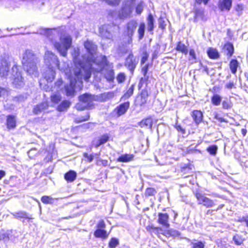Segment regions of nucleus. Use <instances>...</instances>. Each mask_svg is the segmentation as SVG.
<instances>
[{
  "label": "nucleus",
  "mask_w": 248,
  "mask_h": 248,
  "mask_svg": "<svg viewBox=\"0 0 248 248\" xmlns=\"http://www.w3.org/2000/svg\"><path fill=\"white\" fill-rule=\"evenodd\" d=\"M39 61L33 52L30 49L26 50L23 54L22 64L24 70L32 77L39 76L37 64Z\"/></svg>",
  "instance_id": "nucleus-1"
},
{
  "label": "nucleus",
  "mask_w": 248,
  "mask_h": 248,
  "mask_svg": "<svg viewBox=\"0 0 248 248\" xmlns=\"http://www.w3.org/2000/svg\"><path fill=\"white\" fill-rule=\"evenodd\" d=\"M72 44V38L71 36L65 33H61L60 37V42H55L54 47L58 52L63 56H66L67 51Z\"/></svg>",
  "instance_id": "nucleus-2"
},
{
  "label": "nucleus",
  "mask_w": 248,
  "mask_h": 248,
  "mask_svg": "<svg viewBox=\"0 0 248 248\" xmlns=\"http://www.w3.org/2000/svg\"><path fill=\"white\" fill-rule=\"evenodd\" d=\"M80 102L76 105L78 110H83L86 108H91L93 106V102L97 101V96L89 93H85L79 96Z\"/></svg>",
  "instance_id": "nucleus-3"
},
{
  "label": "nucleus",
  "mask_w": 248,
  "mask_h": 248,
  "mask_svg": "<svg viewBox=\"0 0 248 248\" xmlns=\"http://www.w3.org/2000/svg\"><path fill=\"white\" fill-rule=\"evenodd\" d=\"M134 6L133 0H126L124 1L122 8L118 12V17L121 19L130 18L134 10Z\"/></svg>",
  "instance_id": "nucleus-4"
},
{
  "label": "nucleus",
  "mask_w": 248,
  "mask_h": 248,
  "mask_svg": "<svg viewBox=\"0 0 248 248\" xmlns=\"http://www.w3.org/2000/svg\"><path fill=\"white\" fill-rule=\"evenodd\" d=\"M91 69L95 70L97 72L101 71L108 64L107 57L105 56H100L97 58H94V61L91 62H88Z\"/></svg>",
  "instance_id": "nucleus-5"
},
{
  "label": "nucleus",
  "mask_w": 248,
  "mask_h": 248,
  "mask_svg": "<svg viewBox=\"0 0 248 248\" xmlns=\"http://www.w3.org/2000/svg\"><path fill=\"white\" fill-rule=\"evenodd\" d=\"M44 60L47 67L58 68L60 69L58 58L52 52L46 51L45 53Z\"/></svg>",
  "instance_id": "nucleus-6"
},
{
  "label": "nucleus",
  "mask_w": 248,
  "mask_h": 248,
  "mask_svg": "<svg viewBox=\"0 0 248 248\" xmlns=\"http://www.w3.org/2000/svg\"><path fill=\"white\" fill-rule=\"evenodd\" d=\"M72 55L73 58V61L76 66L74 69L75 75L78 78H81V66L84 65V62H81L78 59L79 52L78 48H74L72 52Z\"/></svg>",
  "instance_id": "nucleus-7"
},
{
  "label": "nucleus",
  "mask_w": 248,
  "mask_h": 248,
  "mask_svg": "<svg viewBox=\"0 0 248 248\" xmlns=\"http://www.w3.org/2000/svg\"><path fill=\"white\" fill-rule=\"evenodd\" d=\"M128 51H130V53L125 59V66L133 74L139 62V60L134 56L130 48H127L126 50L124 51V52L127 53Z\"/></svg>",
  "instance_id": "nucleus-8"
},
{
  "label": "nucleus",
  "mask_w": 248,
  "mask_h": 248,
  "mask_svg": "<svg viewBox=\"0 0 248 248\" xmlns=\"http://www.w3.org/2000/svg\"><path fill=\"white\" fill-rule=\"evenodd\" d=\"M68 79L69 80V85L65 86V90L67 96H73L75 94V86L77 82L76 79L75 78L72 74L68 75V69L64 71Z\"/></svg>",
  "instance_id": "nucleus-9"
},
{
  "label": "nucleus",
  "mask_w": 248,
  "mask_h": 248,
  "mask_svg": "<svg viewBox=\"0 0 248 248\" xmlns=\"http://www.w3.org/2000/svg\"><path fill=\"white\" fill-rule=\"evenodd\" d=\"M194 195L197 200L198 204H202L207 208L212 207L214 206L215 203L214 201L205 197L204 194L196 192L194 193Z\"/></svg>",
  "instance_id": "nucleus-10"
},
{
  "label": "nucleus",
  "mask_w": 248,
  "mask_h": 248,
  "mask_svg": "<svg viewBox=\"0 0 248 248\" xmlns=\"http://www.w3.org/2000/svg\"><path fill=\"white\" fill-rule=\"evenodd\" d=\"M84 47L90 54L85 60L88 62H91L94 61V54L97 50V46L93 42L87 40L84 43Z\"/></svg>",
  "instance_id": "nucleus-11"
},
{
  "label": "nucleus",
  "mask_w": 248,
  "mask_h": 248,
  "mask_svg": "<svg viewBox=\"0 0 248 248\" xmlns=\"http://www.w3.org/2000/svg\"><path fill=\"white\" fill-rule=\"evenodd\" d=\"M138 23L136 20H131L126 24V30L125 32L128 36V44H131L132 42V37L138 27Z\"/></svg>",
  "instance_id": "nucleus-12"
},
{
  "label": "nucleus",
  "mask_w": 248,
  "mask_h": 248,
  "mask_svg": "<svg viewBox=\"0 0 248 248\" xmlns=\"http://www.w3.org/2000/svg\"><path fill=\"white\" fill-rule=\"evenodd\" d=\"M113 26L111 24H107L102 26L99 28V33L104 38L110 39L112 37L111 31Z\"/></svg>",
  "instance_id": "nucleus-13"
},
{
  "label": "nucleus",
  "mask_w": 248,
  "mask_h": 248,
  "mask_svg": "<svg viewBox=\"0 0 248 248\" xmlns=\"http://www.w3.org/2000/svg\"><path fill=\"white\" fill-rule=\"evenodd\" d=\"M12 71L13 72H16L15 74H13V84L15 85L16 87L19 88L23 84V78L20 73L17 71L16 66H14L12 67Z\"/></svg>",
  "instance_id": "nucleus-14"
},
{
  "label": "nucleus",
  "mask_w": 248,
  "mask_h": 248,
  "mask_svg": "<svg viewBox=\"0 0 248 248\" xmlns=\"http://www.w3.org/2000/svg\"><path fill=\"white\" fill-rule=\"evenodd\" d=\"M169 215L167 213H159L158 214L157 222L166 228L170 226L169 223Z\"/></svg>",
  "instance_id": "nucleus-15"
},
{
  "label": "nucleus",
  "mask_w": 248,
  "mask_h": 248,
  "mask_svg": "<svg viewBox=\"0 0 248 248\" xmlns=\"http://www.w3.org/2000/svg\"><path fill=\"white\" fill-rule=\"evenodd\" d=\"M56 68L47 67V69L44 71L43 76L47 82H51L54 79L55 77V69Z\"/></svg>",
  "instance_id": "nucleus-16"
},
{
  "label": "nucleus",
  "mask_w": 248,
  "mask_h": 248,
  "mask_svg": "<svg viewBox=\"0 0 248 248\" xmlns=\"http://www.w3.org/2000/svg\"><path fill=\"white\" fill-rule=\"evenodd\" d=\"M9 70V65L7 61L5 58H0V76L6 77L8 75Z\"/></svg>",
  "instance_id": "nucleus-17"
},
{
  "label": "nucleus",
  "mask_w": 248,
  "mask_h": 248,
  "mask_svg": "<svg viewBox=\"0 0 248 248\" xmlns=\"http://www.w3.org/2000/svg\"><path fill=\"white\" fill-rule=\"evenodd\" d=\"M97 96V101L106 102L113 98L114 93L113 92H106Z\"/></svg>",
  "instance_id": "nucleus-18"
},
{
  "label": "nucleus",
  "mask_w": 248,
  "mask_h": 248,
  "mask_svg": "<svg viewBox=\"0 0 248 248\" xmlns=\"http://www.w3.org/2000/svg\"><path fill=\"white\" fill-rule=\"evenodd\" d=\"M81 78H78L75 74L74 70H73L74 75H73V76L74 78L76 79L77 81H78L81 80L82 79V78H84L85 80H88L90 78L91 75L90 71L89 70H85V69L84 68V65H82V66H81Z\"/></svg>",
  "instance_id": "nucleus-19"
},
{
  "label": "nucleus",
  "mask_w": 248,
  "mask_h": 248,
  "mask_svg": "<svg viewBox=\"0 0 248 248\" xmlns=\"http://www.w3.org/2000/svg\"><path fill=\"white\" fill-rule=\"evenodd\" d=\"M191 116L197 125L199 124L202 121L203 114L200 110H195L193 111Z\"/></svg>",
  "instance_id": "nucleus-20"
},
{
  "label": "nucleus",
  "mask_w": 248,
  "mask_h": 248,
  "mask_svg": "<svg viewBox=\"0 0 248 248\" xmlns=\"http://www.w3.org/2000/svg\"><path fill=\"white\" fill-rule=\"evenodd\" d=\"M130 103L128 101L124 102L117 107V114L119 116L124 114L129 108Z\"/></svg>",
  "instance_id": "nucleus-21"
},
{
  "label": "nucleus",
  "mask_w": 248,
  "mask_h": 248,
  "mask_svg": "<svg viewBox=\"0 0 248 248\" xmlns=\"http://www.w3.org/2000/svg\"><path fill=\"white\" fill-rule=\"evenodd\" d=\"M232 0H222L219 2L218 7L222 11L224 10L229 11L232 7Z\"/></svg>",
  "instance_id": "nucleus-22"
},
{
  "label": "nucleus",
  "mask_w": 248,
  "mask_h": 248,
  "mask_svg": "<svg viewBox=\"0 0 248 248\" xmlns=\"http://www.w3.org/2000/svg\"><path fill=\"white\" fill-rule=\"evenodd\" d=\"M48 106L47 102H44L35 106L33 109V112L35 114H38L43 110L46 109L48 108Z\"/></svg>",
  "instance_id": "nucleus-23"
},
{
  "label": "nucleus",
  "mask_w": 248,
  "mask_h": 248,
  "mask_svg": "<svg viewBox=\"0 0 248 248\" xmlns=\"http://www.w3.org/2000/svg\"><path fill=\"white\" fill-rule=\"evenodd\" d=\"M77 174L74 170H70L64 174V179L68 182H73L76 179Z\"/></svg>",
  "instance_id": "nucleus-24"
},
{
  "label": "nucleus",
  "mask_w": 248,
  "mask_h": 248,
  "mask_svg": "<svg viewBox=\"0 0 248 248\" xmlns=\"http://www.w3.org/2000/svg\"><path fill=\"white\" fill-rule=\"evenodd\" d=\"M104 76L108 81L112 82L114 79V73L112 69H105Z\"/></svg>",
  "instance_id": "nucleus-25"
},
{
  "label": "nucleus",
  "mask_w": 248,
  "mask_h": 248,
  "mask_svg": "<svg viewBox=\"0 0 248 248\" xmlns=\"http://www.w3.org/2000/svg\"><path fill=\"white\" fill-rule=\"evenodd\" d=\"M134 155L132 154H124L119 157L117 159V162H128L133 160Z\"/></svg>",
  "instance_id": "nucleus-26"
},
{
  "label": "nucleus",
  "mask_w": 248,
  "mask_h": 248,
  "mask_svg": "<svg viewBox=\"0 0 248 248\" xmlns=\"http://www.w3.org/2000/svg\"><path fill=\"white\" fill-rule=\"evenodd\" d=\"M94 235L97 238L106 239L108 236L107 231L103 229H97L94 232Z\"/></svg>",
  "instance_id": "nucleus-27"
},
{
  "label": "nucleus",
  "mask_w": 248,
  "mask_h": 248,
  "mask_svg": "<svg viewBox=\"0 0 248 248\" xmlns=\"http://www.w3.org/2000/svg\"><path fill=\"white\" fill-rule=\"evenodd\" d=\"M223 49L227 55L230 57L232 56L234 51V48L233 45L230 43H228L226 44L224 47Z\"/></svg>",
  "instance_id": "nucleus-28"
},
{
  "label": "nucleus",
  "mask_w": 248,
  "mask_h": 248,
  "mask_svg": "<svg viewBox=\"0 0 248 248\" xmlns=\"http://www.w3.org/2000/svg\"><path fill=\"white\" fill-rule=\"evenodd\" d=\"M139 124L141 127H145L151 129L153 125V120L151 118H148L141 121Z\"/></svg>",
  "instance_id": "nucleus-29"
},
{
  "label": "nucleus",
  "mask_w": 248,
  "mask_h": 248,
  "mask_svg": "<svg viewBox=\"0 0 248 248\" xmlns=\"http://www.w3.org/2000/svg\"><path fill=\"white\" fill-rule=\"evenodd\" d=\"M44 33L52 41L53 36L59 34V31L55 29H47L44 30Z\"/></svg>",
  "instance_id": "nucleus-30"
},
{
  "label": "nucleus",
  "mask_w": 248,
  "mask_h": 248,
  "mask_svg": "<svg viewBox=\"0 0 248 248\" xmlns=\"http://www.w3.org/2000/svg\"><path fill=\"white\" fill-rule=\"evenodd\" d=\"M176 49L185 55H187L188 51L187 47L181 42H179L178 43Z\"/></svg>",
  "instance_id": "nucleus-31"
},
{
  "label": "nucleus",
  "mask_w": 248,
  "mask_h": 248,
  "mask_svg": "<svg viewBox=\"0 0 248 248\" xmlns=\"http://www.w3.org/2000/svg\"><path fill=\"white\" fill-rule=\"evenodd\" d=\"M207 54L211 59H217L219 58V53L216 49L210 48L207 51Z\"/></svg>",
  "instance_id": "nucleus-32"
},
{
  "label": "nucleus",
  "mask_w": 248,
  "mask_h": 248,
  "mask_svg": "<svg viewBox=\"0 0 248 248\" xmlns=\"http://www.w3.org/2000/svg\"><path fill=\"white\" fill-rule=\"evenodd\" d=\"M7 125L9 129L14 128L16 126L15 118L11 115L8 116L7 119Z\"/></svg>",
  "instance_id": "nucleus-33"
},
{
  "label": "nucleus",
  "mask_w": 248,
  "mask_h": 248,
  "mask_svg": "<svg viewBox=\"0 0 248 248\" xmlns=\"http://www.w3.org/2000/svg\"><path fill=\"white\" fill-rule=\"evenodd\" d=\"M239 65L238 62L235 59L232 60L230 62L229 66L232 73L235 74Z\"/></svg>",
  "instance_id": "nucleus-34"
},
{
  "label": "nucleus",
  "mask_w": 248,
  "mask_h": 248,
  "mask_svg": "<svg viewBox=\"0 0 248 248\" xmlns=\"http://www.w3.org/2000/svg\"><path fill=\"white\" fill-rule=\"evenodd\" d=\"M70 105L71 103L69 101H63L58 106L57 109L59 111H64L69 108Z\"/></svg>",
  "instance_id": "nucleus-35"
},
{
  "label": "nucleus",
  "mask_w": 248,
  "mask_h": 248,
  "mask_svg": "<svg viewBox=\"0 0 248 248\" xmlns=\"http://www.w3.org/2000/svg\"><path fill=\"white\" fill-rule=\"evenodd\" d=\"M12 214L14 216V217L16 218H31V217H29V214L27 212L23 211H20L18 212H15L14 213H13Z\"/></svg>",
  "instance_id": "nucleus-36"
},
{
  "label": "nucleus",
  "mask_w": 248,
  "mask_h": 248,
  "mask_svg": "<svg viewBox=\"0 0 248 248\" xmlns=\"http://www.w3.org/2000/svg\"><path fill=\"white\" fill-rule=\"evenodd\" d=\"M11 233V231L0 232V241L3 240L5 242H8L10 239Z\"/></svg>",
  "instance_id": "nucleus-37"
},
{
  "label": "nucleus",
  "mask_w": 248,
  "mask_h": 248,
  "mask_svg": "<svg viewBox=\"0 0 248 248\" xmlns=\"http://www.w3.org/2000/svg\"><path fill=\"white\" fill-rule=\"evenodd\" d=\"M145 29V25L144 23H140L138 30L139 34V38L140 40L142 39L144 35Z\"/></svg>",
  "instance_id": "nucleus-38"
},
{
  "label": "nucleus",
  "mask_w": 248,
  "mask_h": 248,
  "mask_svg": "<svg viewBox=\"0 0 248 248\" xmlns=\"http://www.w3.org/2000/svg\"><path fill=\"white\" fill-rule=\"evenodd\" d=\"M135 85H132L127 91L126 93L122 97V100H125L129 98L133 93Z\"/></svg>",
  "instance_id": "nucleus-39"
},
{
  "label": "nucleus",
  "mask_w": 248,
  "mask_h": 248,
  "mask_svg": "<svg viewBox=\"0 0 248 248\" xmlns=\"http://www.w3.org/2000/svg\"><path fill=\"white\" fill-rule=\"evenodd\" d=\"M147 26L149 31H151L154 30V18L151 14H150L147 18Z\"/></svg>",
  "instance_id": "nucleus-40"
},
{
  "label": "nucleus",
  "mask_w": 248,
  "mask_h": 248,
  "mask_svg": "<svg viewBox=\"0 0 248 248\" xmlns=\"http://www.w3.org/2000/svg\"><path fill=\"white\" fill-rule=\"evenodd\" d=\"M232 239L234 241L235 244L237 245H241L245 240V238L238 234L234 235Z\"/></svg>",
  "instance_id": "nucleus-41"
},
{
  "label": "nucleus",
  "mask_w": 248,
  "mask_h": 248,
  "mask_svg": "<svg viewBox=\"0 0 248 248\" xmlns=\"http://www.w3.org/2000/svg\"><path fill=\"white\" fill-rule=\"evenodd\" d=\"M221 97L219 95L214 94L211 98V102L215 106H218L221 102Z\"/></svg>",
  "instance_id": "nucleus-42"
},
{
  "label": "nucleus",
  "mask_w": 248,
  "mask_h": 248,
  "mask_svg": "<svg viewBox=\"0 0 248 248\" xmlns=\"http://www.w3.org/2000/svg\"><path fill=\"white\" fill-rule=\"evenodd\" d=\"M83 156L87 158L89 162H91L94 158H98L99 156V154L93 153L91 155H88L85 153L83 154Z\"/></svg>",
  "instance_id": "nucleus-43"
},
{
  "label": "nucleus",
  "mask_w": 248,
  "mask_h": 248,
  "mask_svg": "<svg viewBox=\"0 0 248 248\" xmlns=\"http://www.w3.org/2000/svg\"><path fill=\"white\" fill-rule=\"evenodd\" d=\"M145 3L141 1L137 5L136 7V13L137 15H140L142 12L145 7Z\"/></svg>",
  "instance_id": "nucleus-44"
},
{
  "label": "nucleus",
  "mask_w": 248,
  "mask_h": 248,
  "mask_svg": "<svg viewBox=\"0 0 248 248\" xmlns=\"http://www.w3.org/2000/svg\"><path fill=\"white\" fill-rule=\"evenodd\" d=\"M119 244V242L118 239L112 238L108 243V247L109 248H116Z\"/></svg>",
  "instance_id": "nucleus-45"
},
{
  "label": "nucleus",
  "mask_w": 248,
  "mask_h": 248,
  "mask_svg": "<svg viewBox=\"0 0 248 248\" xmlns=\"http://www.w3.org/2000/svg\"><path fill=\"white\" fill-rule=\"evenodd\" d=\"M217 147L216 145L210 146L207 148V151L212 155H215L217 150Z\"/></svg>",
  "instance_id": "nucleus-46"
},
{
  "label": "nucleus",
  "mask_w": 248,
  "mask_h": 248,
  "mask_svg": "<svg viewBox=\"0 0 248 248\" xmlns=\"http://www.w3.org/2000/svg\"><path fill=\"white\" fill-rule=\"evenodd\" d=\"M41 201L45 204H51L53 202V199L50 196H44L41 198Z\"/></svg>",
  "instance_id": "nucleus-47"
},
{
  "label": "nucleus",
  "mask_w": 248,
  "mask_h": 248,
  "mask_svg": "<svg viewBox=\"0 0 248 248\" xmlns=\"http://www.w3.org/2000/svg\"><path fill=\"white\" fill-rule=\"evenodd\" d=\"M147 95L144 92H142L140 96V106H141L147 102Z\"/></svg>",
  "instance_id": "nucleus-48"
},
{
  "label": "nucleus",
  "mask_w": 248,
  "mask_h": 248,
  "mask_svg": "<svg viewBox=\"0 0 248 248\" xmlns=\"http://www.w3.org/2000/svg\"><path fill=\"white\" fill-rule=\"evenodd\" d=\"M156 193V192L154 188L149 187L146 189L145 195L146 196H151L155 195Z\"/></svg>",
  "instance_id": "nucleus-49"
},
{
  "label": "nucleus",
  "mask_w": 248,
  "mask_h": 248,
  "mask_svg": "<svg viewBox=\"0 0 248 248\" xmlns=\"http://www.w3.org/2000/svg\"><path fill=\"white\" fill-rule=\"evenodd\" d=\"M192 248H204V244L201 241L197 242H192L191 243Z\"/></svg>",
  "instance_id": "nucleus-50"
},
{
  "label": "nucleus",
  "mask_w": 248,
  "mask_h": 248,
  "mask_svg": "<svg viewBox=\"0 0 248 248\" xmlns=\"http://www.w3.org/2000/svg\"><path fill=\"white\" fill-rule=\"evenodd\" d=\"M89 118L90 115L89 114H87L84 116H82L81 117L77 118L75 120V121L77 123H79L88 120L89 119Z\"/></svg>",
  "instance_id": "nucleus-51"
},
{
  "label": "nucleus",
  "mask_w": 248,
  "mask_h": 248,
  "mask_svg": "<svg viewBox=\"0 0 248 248\" xmlns=\"http://www.w3.org/2000/svg\"><path fill=\"white\" fill-rule=\"evenodd\" d=\"M222 105V108L225 109H230L232 107L231 102L228 100L223 101Z\"/></svg>",
  "instance_id": "nucleus-52"
},
{
  "label": "nucleus",
  "mask_w": 248,
  "mask_h": 248,
  "mask_svg": "<svg viewBox=\"0 0 248 248\" xmlns=\"http://www.w3.org/2000/svg\"><path fill=\"white\" fill-rule=\"evenodd\" d=\"M116 79L118 83H123L125 80V75L123 73H121L118 74L116 78Z\"/></svg>",
  "instance_id": "nucleus-53"
},
{
  "label": "nucleus",
  "mask_w": 248,
  "mask_h": 248,
  "mask_svg": "<svg viewBox=\"0 0 248 248\" xmlns=\"http://www.w3.org/2000/svg\"><path fill=\"white\" fill-rule=\"evenodd\" d=\"M189 61H194V62H195L196 60V55L195 50L193 49H191L189 50Z\"/></svg>",
  "instance_id": "nucleus-54"
},
{
  "label": "nucleus",
  "mask_w": 248,
  "mask_h": 248,
  "mask_svg": "<svg viewBox=\"0 0 248 248\" xmlns=\"http://www.w3.org/2000/svg\"><path fill=\"white\" fill-rule=\"evenodd\" d=\"M61 100V97L59 95L54 94L51 96V100L54 103H58Z\"/></svg>",
  "instance_id": "nucleus-55"
},
{
  "label": "nucleus",
  "mask_w": 248,
  "mask_h": 248,
  "mask_svg": "<svg viewBox=\"0 0 248 248\" xmlns=\"http://www.w3.org/2000/svg\"><path fill=\"white\" fill-rule=\"evenodd\" d=\"M109 139V136L108 134H104L100 138L99 140L101 141V143L102 144H104V143H106Z\"/></svg>",
  "instance_id": "nucleus-56"
},
{
  "label": "nucleus",
  "mask_w": 248,
  "mask_h": 248,
  "mask_svg": "<svg viewBox=\"0 0 248 248\" xmlns=\"http://www.w3.org/2000/svg\"><path fill=\"white\" fill-rule=\"evenodd\" d=\"M225 88L229 90L236 88V83L233 81H230L225 84Z\"/></svg>",
  "instance_id": "nucleus-57"
},
{
  "label": "nucleus",
  "mask_w": 248,
  "mask_h": 248,
  "mask_svg": "<svg viewBox=\"0 0 248 248\" xmlns=\"http://www.w3.org/2000/svg\"><path fill=\"white\" fill-rule=\"evenodd\" d=\"M168 233L171 236L175 237L179 236L180 235V232L179 231L173 229H170L169 230Z\"/></svg>",
  "instance_id": "nucleus-58"
},
{
  "label": "nucleus",
  "mask_w": 248,
  "mask_h": 248,
  "mask_svg": "<svg viewBox=\"0 0 248 248\" xmlns=\"http://www.w3.org/2000/svg\"><path fill=\"white\" fill-rule=\"evenodd\" d=\"M152 232L155 234H159L162 231V229L160 227H151Z\"/></svg>",
  "instance_id": "nucleus-59"
},
{
  "label": "nucleus",
  "mask_w": 248,
  "mask_h": 248,
  "mask_svg": "<svg viewBox=\"0 0 248 248\" xmlns=\"http://www.w3.org/2000/svg\"><path fill=\"white\" fill-rule=\"evenodd\" d=\"M97 226L98 228L97 229H103L105 228L106 227V224H105L104 221L103 220H100L98 222V223L97 225Z\"/></svg>",
  "instance_id": "nucleus-60"
},
{
  "label": "nucleus",
  "mask_w": 248,
  "mask_h": 248,
  "mask_svg": "<svg viewBox=\"0 0 248 248\" xmlns=\"http://www.w3.org/2000/svg\"><path fill=\"white\" fill-rule=\"evenodd\" d=\"M93 144L95 148H98L99 146L102 145L99 139L96 140H94L93 141Z\"/></svg>",
  "instance_id": "nucleus-61"
},
{
  "label": "nucleus",
  "mask_w": 248,
  "mask_h": 248,
  "mask_svg": "<svg viewBox=\"0 0 248 248\" xmlns=\"http://www.w3.org/2000/svg\"><path fill=\"white\" fill-rule=\"evenodd\" d=\"M148 70V64H146L142 67L141 71H142V73H143L144 77L146 76V75L147 73Z\"/></svg>",
  "instance_id": "nucleus-62"
},
{
  "label": "nucleus",
  "mask_w": 248,
  "mask_h": 248,
  "mask_svg": "<svg viewBox=\"0 0 248 248\" xmlns=\"http://www.w3.org/2000/svg\"><path fill=\"white\" fill-rule=\"evenodd\" d=\"M240 221L246 223V226L248 227V217H243L240 218Z\"/></svg>",
  "instance_id": "nucleus-63"
},
{
  "label": "nucleus",
  "mask_w": 248,
  "mask_h": 248,
  "mask_svg": "<svg viewBox=\"0 0 248 248\" xmlns=\"http://www.w3.org/2000/svg\"><path fill=\"white\" fill-rule=\"evenodd\" d=\"M209 0H195V2L198 4H201L203 2L204 5H206Z\"/></svg>",
  "instance_id": "nucleus-64"
}]
</instances>
